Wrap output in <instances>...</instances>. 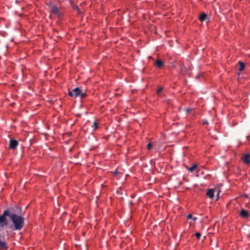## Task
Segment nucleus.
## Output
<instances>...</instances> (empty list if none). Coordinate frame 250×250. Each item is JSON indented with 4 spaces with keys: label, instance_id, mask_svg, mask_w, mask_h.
I'll return each mask as SVG.
<instances>
[{
    "label": "nucleus",
    "instance_id": "nucleus-1",
    "mask_svg": "<svg viewBox=\"0 0 250 250\" xmlns=\"http://www.w3.org/2000/svg\"><path fill=\"white\" fill-rule=\"evenodd\" d=\"M9 217L11 218L14 226V229L21 230L23 227L24 218L20 215L16 214H12L9 209L4 210L1 215V227L8 225L9 221L6 218Z\"/></svg>",
    "mask_w": 250,
    "mask_h": 250
},
{
    "label": "nucleus",
    "instance_id": "nucleus-2",
    "mask_svg": "<svg viewBox=\"0 0 250 250\" xmlns=\"http://www.w3.org/2000/svg\"><path fill=\"white\" fill-rule=\"evenodd\" d=\"M68 95L72 97H80L81 98H84L86 96V94L78 87H76L71 91H68Z\"/></svg>",
    "mask_w": 250,
    "mask_h": 250
},
{
    "label": "nucleus",
    "instance_id": "nucleus-3",
    "mask_svg": "<svg viewBox=\"0 0 250 250\" xmlns=\"http://www.w3.org/2000/svg\"><path fill=\"white\" fill-rule=\"evenodd\" d=\"M47 6L51 14H54L58 17L61 16V13L60 9L56 5L54 4L52 1H50L47 4Z\"/></svg>",
    "mask_w": 250,
    "mask_h": 250
},
{
    "label": "nucleus",
    "instance_id": "nucleus-4",
    "mask_svg": "<svg viewBox=\"0 0 250 250\" xmlns=\"http://www.w3.org/2000/svg\"><path fill=\"white\" fill-rule=\"evenodd\" d=\"M203 169H205L203 167H199L197 164H195L190 167H187V169L189 172L196 170L197 172L203 171Z\"/></svg>",
    "mask_w": 250,
    "mask_h": 250
},
{
    "label": "nucleus",
    "instance_id": "nucleus-5",
    "mask_svg": "<svg viewBox=\"0 0 250 250\" xmlns=\"http://www.w3.org/2000/svg\"><path fill=\"white\" fill-rule=\"evenodd\" d=\"M19 143L17 140H10L9 147L12 149H15L18 146Z\"/></svg>",
    "mask_w": 250,
    "mask_h": 250
},
{
    "label": "nucleus",
    "instance_id": "nucleus-6",
    "mask_svg": "<svg viewBox=\"0 0 250 250\" xmlns=\"http://www.w3.org/2000/svg\"><path fill=\"white\" fill-rule=\"evenodd\" d=\"M240 216L243 218H247L250 215L248 212L244 209H242L239 212Z\"/></svg>",
    "mask_w": 250,
    "mask_h": 250
},
{
    "label": "nucleus",
    "instance_id": "nucleus-7",
    "mask_svg": "<svg viewBox=\"0 0 250 250\" xmlns=\"http://www.w3.org/2000/svg\"><path fill=\"white\" fill-rule=\"evenodd\" d=\"M242 159L244 163L249 164L250 163V155L248 154H245L242 157Z\"/></svg>",
    "mask_w": 250,
    "mask_h": 250
},
{
    "label": "nucleus",
    "instance_id": "nucleus-8",
    "mask_svg": "<svg viewBox=\"0 0 250 250\" xmlns=\"http://www.w3.org/2000/svg\"><path fill=\"white\" fill-rule=\"evenodd\" d=\"M214 189H208L207 192V195L210 199H212L214 197Z\"/></svg>",
    "mask_w": 250,
    "mask_h": 250
},
{
    "label": "nucleus",
    "instance_id": "nucleus-9",
    "mask_svg": "<svg viewBox=\"0 0 250 250\" xmlns=\"http://www.w3.org/2000/svg\"><path fill=\"white\" fill-rule=\"evenodd\" d=\"M163 62L160 60H157L155 62V65L158 68H161L163 66Z\"/></svg>",
    "mask_w": 250,
    "mask_h": 250
},
{
    "label": "nucleus",
    "instance_id": "nucleus-10",
    "mask_svg": "<svg viewBox=\"0 0 250 250\" xmlns=\"http://www.w3.org/2000/svg\"><path fill=\"white\" fill-rule=\"evenodd\" d=\"M8 247L5 242L1 241V250H7Z\"/></svg>",
    "mask_w": 250,
    "mask_h": 250
},
{
    "label": "nucleus",
    "instance_id": "nucleus-11",
    "mask_svg": "<svg viewBox=\"0 0 250 250\" xmlns=\"http://www.w3.org/2000/svg\"><path fill=\"white\" fill-rule=\"evenodd\" d=\"M207 17V15L205 13H203L200 16L199 19L201 21H203L206 19Z\"/></svg>",
    "mask_w": 250,
    "mask_h": 250
},
{
    "label": "nucleus",
    "instance_id": "nucleus-12",
    "mask_svg": "<svg viewBox=\"0 0 250 250\" xmlns=\"http://www.w3.org/2000/svg\"><path fill=\"white\" fill-rule=\"evenodd\" d=\"M239 65H240V67H239V70L240 71H241L245 68V64L243 62H239Z\"/></svg>",
    "mask_w": 250,
    "mask_h": 250
},
{
    "label": "nucleus",
    "instance_id": "nucleus-13",
    "mask_svg": "<svg viewBox=\"0 0 250 250\" xmlns=\"http://www.w3.org/2000/svg\"><path fill=\"white\" fill-rule=\"evenodd\" d=\"M98 127L97 123L95 121L93 123L92 125V127L93 128L94 130H95Z\"/></svg>",
    "mask_w": 250,
    "mask_h": 250
},
{
    "label": "nucleus",
    "instance_id": "nucleus-14",
    "mask_svg": "<svg viewBox=\"0 0 250 250\" xmlns=\"http://www.w3.org/2000/svg\"><path fill=\"white\" fill-rule=\"evenodd\" d=\"M163 87H160V88H159V89L157 90V94H158V95L160 96V95H161V92H162V91L163 90Z\"/></svg>",
    "mask_w": 250,
    "mask_h": 250
},
{
    "label": "nucleus",
    "instance_id": "nucleus-15",
    "mask_svg": "<svg viewBox=\"0 0 250 250\" xmlns=\"http://www.w3.org/2000/svg\"><path fill=\"white\" fill-rule=\"evenodd\" d=\"M152 145L150 143H149L147 145V149L150 150L152 148Z\"/></svg>",
    "mask_w": 250,
    "mask_h": 250
},
{
    "label": "nucleus",
    "instance_id": "nucleus-16",
    "mask_svg": "<svg viewBox=\"0 0 250 250\" xmlns=\"http://www.w3.org/2000/svg\"><path fill=\"white\" fill-rule=\"evenodd\" d=\"M195 236L197 239H199L201 237V234L199 232H196L195 233Z\"/></svg>",
    "mask_w": 250,
    "mask_h": 250
},
{
    "label": "nucleus",
    "instance_id": "nucleus-17",
    "mask_svg": "<svg viewBox=\"0 0 250 250\" xmlns=\"http://www.w3.org/2000/svg\"><path fill=\"white\" fill-rule=\"evenodd\" d=\"M192 218V216L191 214H189L187 215V219H190Z\"/></svg>",
    "mask_w": 250,
    "mask_h": 250
},
{
    "label": "nucleus",
    "instance_id": "nucleus-18",
    "mask_svg": "<svg viewBox=\"0 0 250 250\" xmlns=\"http://www.w3.org/2000/svg\"><path fill=\"white\" fill-rule=\"evenodd\" d=\"M184 110L186 111V112L187 113H188L191 110V109H190L189 108H185Z\"/></svg>",
    "mask_w": 250,
    "mask_h": 250
},
{
    "label": "nucleus",
    "instance_id": "nucleus-19",
    "mask_svg": "<svg viewBox=\"0 0 250 250\" xmlns=\"http://www.w3.org/2000/svg\"><path fill=\"white\" fill-rule=\"evenodd\" d=\"M74 9H78V7L76 6L74 7Z\"/></svg>",
    "mask_w": 250,
    "mask_h": 250
},
{
    "label": "nucleus",
    "instance_id": "nucleus-20",
    "mask_svg": "<svg viewBox=\"0 0 250 250\" xmlns=\"http://www.w3.org/2000/svg\"><path fill=\"white\" fill-rule=\"evenodd\" d=\"M193 220H196L197 219V217H195L194 218H193Z\"/></svg>",
    "mask_w": 250,
    "mask_h": 250
},
{
    "label": "nucleus",
    "instance_id": "nucleus-21",
    "mask_svg": "<svg viewBox=\"0 0 250 250\" xmlns=\"http://www.w3.org/2000/svg\"><path fill=\"white\" fill-rule=\"evenodd\" d=\"M204 124H208V123L207 121H206L204 123Z\"/></svg>",
    "mask_w": 250,
    "mask_h": 250
},
{
    "label": "nucleus",
    "instance_id": "nucleus-22",
    "mask_svg": "<svg viewBox=\"0 0 250 250\" xmlns=\"http://www.w3.org/2000/svg\"><path fill=\"white\" fill-rule=\"evenodd\" d=\"M114 173H115V175H116L118 174V173H117V172H115Z\"/></svg>",
    "mask_w": 250,
    "mask_h": 250
},
{
    "label": "nucleus",
    "instance_id": "nucleus-23",
    "mask_svg": "<svg viewBox=\"0 0 250 250\" xmlns=\"http://www.w3.org/2000/svg\"><path fill=\"white\" fill-rule=\"evenodd\" d=\"M219 191H218V192H217V195H218V194H219Z\"/></svg>",
    "mask_w": 250,
    "mask_h": 250
},
{
    "label": "nucleus",
    "instance_id": "nucleus-24",
    "mask_svg": "<svg viewBox=\"0 0 250 250\" xmlns=\"http://www.w3.org/2000/svg\"><path fill=\"white\" fill-rule=\"evenodd\" d=\"M0 35H1V36H2V33H1H1H0Z\"/></svg>",
    "mask_w": 250,
    "mask_h": 250
}]
</instances>
